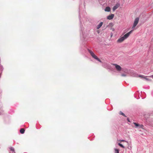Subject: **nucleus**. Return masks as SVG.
Returning a JSON list of instances; mask_svg holds the SVG:
<instances>
[{
    "instance_id": "f257e3e1",
    "label": "nucleus",
    "mask_w": 153,
    "mask_h": 153,
    "mask_svg": "<svg viewBox=\"0 0 153 153\" xmlns=\"http://www.w3.org/2000/svg\"><path fill=\"white\" fill-rule=\"evenodd\" d=\"M88 52L91 55V56L94 59H95L97 60L98 61L101 62V61L100 60V59L97 57L96 56L95 54L93 52L91 51V50L88 49Z\"/></svg>"
},
{
    "instance_id": "f03ea898",
    "label": "nucleus",
    "mask_w": 153,
    "mask_h": 153,
    "mask_svg": "<svg viewBox=\"0 0 153 153\" xmlns=\"http://www.w3.org/2000/svg\"><path fill=\"white\" fill-rule=\"evenodd\" d=\"M112 65L115 66L116 70L118 71H120L122 70L121 67L119 65L116 64H112Z\"/></svg>"
},
{
    "instance_id": "7ed1b4c3",
    "label": "nucleus",
    "mask_w": 153,
    "mask_h": 153,
    "mask_svg": "<svg viewBox=\"0 0 153 153\" xmlns=\"http://www.w3.org/2000/svg\"><path fill=\"white\" fill-rule=\"evenodd\" d=\"M139 20V18L138 17L136 18L134 21L133 24V26L132 27V29H134V27L136 26Z\"/></svg>"
},
{
    "instance_id": "20e7f679",
    "label": "nucleus",
    "mask_w": 153,
    "mask_h": 153,
    "mask_svg": "<svg viewBox=\"0 0 153 153\" xmlns=\"http://www.w3.org/2000/svg\"><path fill=\"white\" fill-rule=\"evenodd\" d=\"M133 30H132L129 32H128L123 37L125 39H126L128 37L130 34L133 32Z\"/></svg>"
},
{
    "instance_id": "39448f33",
    "label": "nucleus",
    "mask_w": 153,
    "mask_h": 153,
    "mask_svg": "<svg viewBox=\"0 0 153 153\" xmlns=\"http://www.w3.org/2000/svg\"><path fill=\"white\" fill-rule=\"evenodd\" d=\"M120 6V4L119 3H117L115 6H114L112 8L113 11H114L116 10Z\"/></svg>"
},
{
    "instance_id": "423d86ee",
    "label": "nucleus",
    "mask_w": 153,
    "mask_h": 153,
    "mask_svg": "<svg viewBox=\"0 0 153 153\" xmlns=\"http://www.w3.org/2000/svg\"><path fill=\"white\" fill-rule=\"evenodd\" d=\"M125 39H124V38L123 36L120 37L119 39L117 40V42L118 43H121L123 42Z\"/></svg>"
},
{
    "instance_id": "0eeeda50",
    "label": "nucleus",
    "mask_w": 153,
    "mask_h": 153,
    "mask_svg": "<svg viewBox=\"0 0 153 153\" xmlns=\"http://www.w3.org/2000/svg\"><path fill=\"white\" fill-rule=\"evenodd\" d=\"M114 14H111L107 17V19L109 20H111L114 18Z\"/></svg>"
},
{
    "instance_id": "6e6552de",
    "label": "nucleus",
    "mask_w": 153,
    "mask_h": 153,
    "mask_svg": "<svg viewBox=\"0 0 153 153\" xmlns=\"http://www.w3.org/2000/svg\"><path fill=\"white\" fill-rule=\"evenodd\" d=\"M10 151L9 152V153H15L14 149L13 148L11 147L10 148Z\"/></svg>"
},
{
    "instance_id": "1a4fd4ad",
    "label": "nucleus",
    "mask_w": 153,
    "mask_h": 153,
    "mask_svg": "<svg viewBox=\"0 0 153 153\" xmlns=\"http://www.w3.org/2000/svg\"><path fill=\"white\" fill-rule=\"evenodd\" d=\"M103 23L102 22H100L99 24H98L97 27V29H99L102 25Z\"/></svg>"
},
{
    "instance_id": "9d476101",
    "label": "nucleus",
    "mask_w": 153,
    "mask_h": 153,
    "mask_svg": "<svg viewBox=\"0 0 153 153\" xmlns=\"http://www.w3.org/2000/svg\"><path fill=\"white\" fill-rule=\"evenodd\" d=\"M105 10L106 12H109L110 11V8L109 7H105Z\"/></svg>"
},
{
    "instance_id": "9b49d317",
    "label": "nucleus",
    "mask_w": 153,
    "mask_h": 153,
    "mask_svg": "<svg viewBox=\"0 0 153 153\" xmlns=\"http://www.w3.org/2000/svg\"><path fill=\"white\" fill-rule=\"evenodd\" d=\"M25 131V130L23 128H21L20 131V132L22 134L24 133Z\"/></svg>"
},
{
    "instance_id": "f8f14e48",
    "label": "nucleus",
    "mask_w": 153,
    "mask_h": 153,
    "mask_svg": "<svg viewBox=\"0 0 153 153\" xmlns=\"http://www.w3.org/2000/svg\"><path fill=\"white\" fill-rule=\"evenodd\" d=\"M133 123L135 126L136 128H138L139 127V124L136 123Z\"/></svg>"
},
{
    "instance_id": "ddd939ff",
    "label": "nucleus",
    "mask_w": 153,
    "mask_h": 153,
    "mask_svg": "<svg viewBox=\"0 0 153 153\" xmlns=\"http://www.w3.org/2000/svg\"><path fill=\"white\" fill-rule=\"evenodd\" d=\"M118 145L120 146L122 148H125V147L124 146H123L122 144H121V143H118Z\"/></svg>"
},
{
    "instance_id": "4468645a",
    "label": "nucleus",
    "mask_w": 153,
    "mask_h": 153,
    "mask_svg": "<svg viewBox=\"0 0 153 153\" xmlns=\"http://www.w3.org/2000/svg\"><path fill=\"white\" fill-rule=\"evenodd\" d=\"M120 114H121L123 116H124V117H126V116L124 114L123 112H122V111H120Z\"/></svg>"
},
{
    "instance_id": "2eb2a0df",
    "label": "nucleus",
    "mask_w": 153,
    "mask_h": 153,
    "mask_svg": "<svg viewBox=\"0 0 153 153\" xmlns=\"http://www.w3.org/2000/svg\"><path fill=\"white\" fill-rule=\"evenodd\" d=\"M115 153H119V150L118 149H115Z\"/></svg>"
},
{
    "instance_id": "dca6fc26",
    "label": "nucleus",
    "mask_w": 153,
    "mask_h": 153,
    "mask_svg": "<svg viewBox=\"0 0 153 153\" xmlns=\"http://www.w3.org/2000/svg\"><path fill=\"white\" fill-rule=\"evenodd\" d=\"M143 125L139 124V127H138L139 128H143Z\"/></svg>"
},
{
    "instance_id": "f3484780",
    "label": "nucleus",
    "mask_w": 153,
    "mask_h": 153,
    "mask_svg": "<svg viewBox=\"0 0 153 153\" xmlns=\"http://www.w3.org/2000/svg\"><path fill=\"white\" fill-rule=\"evenodd\" d=\"M121 76H126V75L125 74H123L121 75Z\"/></svg>"
},
{
    "instance_id": "a211bd4d",
    "label": "nucleus",
    "mask_w": 153,
    "mask_h": 153,
    "mask_svg": "<svg viewBox=\"0 0 153 153\" xmlns=\"http://www.w3.org/2000/svg\"><path fill=\"white\" fill-rule=\"evenodd\" d=\"M138 76L139 77H140L141 78H143V77H144V76H143V75H138Z\"/></svg>"
},
{
    "instance_id": "6ab92c4d",
    "label": "nucleus",
    "mask_w": 153,
    "mask_h": 153,
    "mask_svg": "<svg viewBox=\"0 0 153 153\" xmlns=\"http://www.w3.org/2000/svg\"><path fill=\"white\" fill-rule=\"evenodd\" d=\"M127 120L128 122H130V120H129L128 118H127Z\"/></svg>"
},
{
    "instance_id": "aec40b11",
    "label": "nucleus",
    "mask_w": 153,
    "mask_h": 153,
    "mask_svg": "<svg viewBox=\"0 0 153 153\" xmlns=\"http://www.w3.org/2000/svg\"><path fill=\"white\" fill-rule=\"evenodd\" d=\"M121 141H125V140H120Z\"/></svg>"
},
{
    "instance_id": "412c9836",
    "label": "nucleus",
    "mask_w": 153,
    "mask_h": 153,
    "mask_svg": "<svg viewBox=\"0 0 153 153\" xmlns=\"http://www.w3.org/2000/svg\"><path fill=\"white\" fill-rule=\"evenodd\" d=\"M81 30H82L83 29V27H81Z\"/></svg>"
},
{
    "instance_id": "4be33fe9",
    "label": "nucleus",
    "mask_w": 153,
    "mask_h": 153,
    "mask_svg": "<svg viewBox=\"0 0 153 153\" xmlns=\"http://www.w3.org/2000/svg\"><path fill=\"white\" fill-rule=\"evenodd\" d=\"M80 19V15L79 14V19ZM79 20L80 21V19H79Z\"/></svg>"
}]
</instances>
